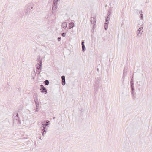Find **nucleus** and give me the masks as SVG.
I'll return each mask as SVG.
<instances>
[{
  "instance_id": "1",
  "label": "nucleus",
  "mask_w": 152,
  "mask_h": 152,
  "mask_svg": "<svg viewBox=\"0 0 152 152\" xmlns=\"http://www.w3.org/2000/svg\"><path fill=\"white\" fill-rule=\"evenodd\" d=\"M13 125L15 126H19L21 124V121L18 117V115L17 113H15L13 116Z\"/></svg>"
},
{
  "instance_id": "2",
  "label": "nucleus",
  "mask_w": 152,
  "mask_h": 152,
  "mask_svg": "<svg viewBox=\"0 0 152 152\" xmlns=\"http://www.w3.org/2000/svg\"><path fill=\"white\" fill-rule=\"evenodd\" d=\"M101 78L99 77H97L94 83V86L95 88H96V90H98V88L99 87L100 83L101 82Z\"/></svg>"
},
{
  "instance_id": "3",
  "label": "nucleus",
  "mask_w": 152,
  "mask_h": 152,
  "mask_svg": "<svg viewBox=\"0 0 152 152\" xmlns=\"http://www.w3.org/2000/svg\"><path fill=\"white\" fill-rule=\"evenodd\" d=\"M42 63V60H40L39 61V63H37V65H36L37 68L36 71L37 74H39L41 72Z\"/></svg>"
},
{
  "instance_id": "4",
  "label": "nucleus",
  "mask_w": 152,
  "mask_h": 152,
  "mask_svg": "<svg viewBox=\"0 0 152 152\" xmlns=\"http://www.w3.org/2000/svg\"><path fill=\"white\" fill-rule=\"evenodd\" d=\"M40 86L41 87L40 89L41 92L42 93H45V94H46L47 92V91L45 88L42 85H41Z\"/></svg>"
},
{
  "instance_id": "5",
  "label": "nucleus",
  "mask_w": 152,
  "mask_h": 152,
  "mask_svg": "<svg viewBox=\"0 0 152 152\" xmlns=\"http://www.w3.org/2000/svg\"><path fill=\"white\" fill-rule=\"evenodd\" d=\"M91 23L93 24V26L94 27L96 23V19L94 18L91 17Z\"/></svg>"
},
{
  "instance_id": "6",
  "label": "nucleus",
  "mask_w": 152,
  "mask_h": 152,
  "mask_svg": "<svg viewBox=\"0 0 152 152\" xmlns=\"http://www.w3.org/2000/svg\"><path fill=\"white\" fill-rule=\"evenodd\" d=\"M133 77H132L131 80V90H132V94H133Z\"/></svg>"
},
{
  "instance_id": "7",
  "label": "nucleus",
  "mask_w": 152,
  "mask_h": 152,
  "mask_svg": "<svg viewBox=\"0 0 152 152\" xmlns=\"http://www.w3.org/2000/svg\"><path fill=\"white\" fill-rule=\"evenodd\" d=\"M62 79V84L63 86H64L65 84V76L64 75H63L61 76Z\"/></svg>"
},
{
  "instance_id": "8",
  "label": "nucleus",
  "mask_w": 152,
  "mask_h": 152,
  "mask_svg": "<svg viewBox=\"0 0 152 152\" xmlns=\"http://www.w3.org/2000/svg\"><path fill=\"white\" fill-rule=\"evenodd\" d=\"M84 42L83 41H82V50L84 52L86 50V47L84 45Z\"/></svg>"
},
{
  "instance_id": "9",
  "label": "nucleus",
  "mask_w": 152,
  "mask_h": 152,
  "mask_svg": "<svg viewBox=\"0 0 152 152\" xmlns=\"http://www.w3.org/2000/svg\"><path fill=\"white\" fill-rule=\"evenodd\" d=\"M58 0H54L53 1V6L52 7V9L53 10L54 9L56 8V7H55V6H56L57 4V2L58 1Z\"/></svg>"
},
{
  "instance_id": "10",
  "label": "nucleus",
  "mask_w": 152,
  "mask_h": 152,
  "mask_svg": "<svg viewBox=\"0 0 152 152\" xmlns=\"http://www.w3.org/2000/svg\"><path fill=\"white\" fill-rule=\"evenodd\" d=\"M110 14H109L108 16L106 17L105 20V23H107L108 24L109 22L110 21Z\"/></svg>"
},
{
  "instance_id": "11",
  "label": "nucleus",
  "mask_w": 152,
  "mask_h": 152,
  "mask_svg": "<svg viewBox=\"0 0 152 152\" xmlns=\"http://www.w3.org/2000/svg\"><path fill=\"white\" fill-rule=\"evenodd\" d=\"M143 31V28H138V30L137 31V33L138 34L137 35V36L139 35V34L140 33V32H141V31L142 32Z\"/></svg>"
},
{
  "instance_id": "12",
  "label": "nucleus",
  "mask_w": 152,
  "mask_h": 152,
  "mask_svg": "<svg viewBox=\"0 0 152 152\" xmlns=\"http://www.w3.org/2000/svg\"><path fill=\"white\" fill-rule=\"evenodd\" d=\"M41 123L42 126H48V125L46 124L47 123L45 121H42Z\"/></svg>"
},
{
  "instance_id": "13",
  "label": "nucleus",
  "mask_w": 152,
  "mask_h": 152,
  "mask_svg": "<svg viewBox=\"0 0 152 152\" xmlns=\"http://www.w3.org/2000/svg\"><path fill=\"white\" fill-rule=\"evenodd\" d=\"M67 24L66 22H64L62 23L61 27L63 28H65L67 26Z\"/></svg>"
},
{
  "instance_id": "14",
  "label": "nucleus",
  "mask_w": 152,
  "mask_h": 152,
  "mask_svg": "<svg viewBox=\"0 0 152 152\" xmlns=\"http://www.w3.org/2000/svg\"><path fill=\"white\" fill-rule=\"evenodd\" d=\"M127 69H124V72H123V78L124 77V76L126 75V72H127Z\"/></svg>"
},
{
  "instance_id": "15",
  "label": "nucleus",
  "mask_w": 152,
  "mask_h": 152,
  "mask_svg": "<svg viewBox=\"0 0 152 152\" xmlns=\"http://www.w3.org/2000/svg\"><path fill=\"white\" fill-rule=\"evenodd\" d=\"M74 26V23L73 22L70 23L69 24V26L70 28H72Z\"/></svg>"
},
{
  "instance_id": "16",
  "label": "nucleus",
  "mask_w": 152,
  "mask_h": 152,
  "mask_svg": "<svg viewBox=\"0 0 152 152\" xmlns=\"http://www.w3.org/2000/svg\"><path fill=\"white\" fill-rule=\"evenodd\" d=\"M27 8L28 9L31 10V9L33 8V7L31 4H29L28 5V7H27Z\"/></svg>"
},
{
  "instance_id": "17",
  "label": "nucleus",
  "mask_w": 152,
  "mask_h": 152,
  "mask_svg": "<svg viewBox=\"0 0 152 152\" xmlns=\"http://www.w3.org/2000/svg\"><path fill=\"white\" fill-rule=\"evenodd\" d=\"M108 23H104V28L105 30H107L108 28Z\"/></svg>"
},
{
  "instance_id": "18",
  "label": "nucleus",
  "mask_w": 152,
  "mask_h": 152,
  "mask_svg": "<svg viewBox=\"0 0 152 152\" xmlns=\"http://www.w3.org/2000/svg\"><path fill=\"white\" fill-rule=\"evenodd\" d=\"M34 99H35V100L37 101H38V96L36 95H34Z\"/></svg>"
},
{
  "instance_id": "19",
  "label": "nucleus",
  "mask_w": 152,
  "mask_h": 152,
  "mask_svg": "<svg viewBox=\"0 0 152 152\" xmlns=\"http://www.w3.org/2000/svg\"><path fill=\"white\" fill-rule=\"evenodd\" d=\"M44 84L47 85H48L49 84V81L48 80H45L44 82Z\"/></svg>"
},
{
  "instance_id": "20",
  "label": "nucleus",
  "mask_w": 152,
  "mask_h": 152,
  "mask_svg": "<svg viewBox=\"0 0 152 152\" xmlns=\"http://www.w3.org/2000/svg\"><path fill=\"white\" fill-rule=\"evenodd\" d=\"M42 130L43 131L42 132V135L43 136H44V134L46 133V131L44 129H42Z\"/></svg>"
},
{
  "instance_id": "21",
  "label": "nucleus",
  "mask_w": 152,
  "mask_h": 152,
  "mask_svg": "<svg viewBox=\"0 0 152 152\" xmlns=\"http://www.w3.org/2000/svg\"><path fill=\"white\" fill-rule=\"evenodd\" d=\"M35 102L36 106L37 107H38L39 106V104L38 101H37L35 100Z\"/></svg>"
},
{
  "instance_id": "22",
  "label": "nucleus",
  "mask_w": 152,
  "mask_h": 152,
  "mask_svg": "<svg viewBox=\"0 0 152 152\" xmlns=\"http://www.w3.org/2000/svg\"><path fill=\"white\" fill-rule=\"evenodd\" d=\"M66 34L65 33H62V36L63 37H65L66 36Z\"/></svg>"
},
{
  "instance_id": "23",
  "label": "nucleus",
  "mask_w": 152,
  "mask_h": 152,
  "mask_svg": "<svg viewBox=\"0 0 152 152\" xmlns=\"http://www.w3.org/2000/svg\"><path fill=\"white\" fill-rule=\"evenodd\" d=\"M140 18H141V19H142L143 18V15H142V14H141L140 15Z\"/></svg>"
},
{
  "instance_id": "24",
  "label": "nucleus",
  "mask_w": 152,
  "mask_h": 152,
  "mask_svg": "<svg viewBox=\"0 0 152 152\" xmlns=\"http://www.w3.org/2000/svg\"><path fill=\"white\" fill-rule=\"evenodd\" d=\"M61 37H58V41H60L61 40Z\"/></svg>"
},
{
  "instance_id": "25",
  "label": "nucleus",
  "mask_w": 152,
  "mask_h": 152,
  "mask_svg": "<svg viewBox=\"0 0 152 152\" xmlns=\"http://www.w3.org/2000/svg\"><path fill=\"white\" fill-rule=\"evenodd\" d=\"M46 126H42V127L43 128V129H44L45 130V129H46Z\"/></svg>"
},
{
  "instance_id": "26",
  "label": "nucleus",
  "mask_w": 152,
  "mask_h": 152,
  "mask_svg": "<svg viewBox=\"0 0 152 152\" xmlns=\"http://www.w3.org/2000/svg\"><path fill=\"white\" fill-rule=\"evenodd\" d=\"M25 13H26V15L28 14V11H26V12H25Z\"/></svg>"
},
{
  "instance_id": "27",
  "label": "nucleus",
  "mask_w": 152,
  "mask_h": 152,
  "mask_svg": "<svg viewBox=\"0 0 152 152\" xmlns=\"http://www.w3.org/2000/svg\"><path fill=\"white\" fill-rule=\"evenodd\" d=\"M139 13L140 14H142V11L141 10L139 11Z\"/></svg>"
},
{
  "instance_id": "28",
  "label": "nucleus",
  "mask_w": 152,
  "mask_h": 152,
  "mask_svg": "<svg viewBox=\"0 0 152 152\" xmlns=\"http://www.w3.org/2000/svg\"><path fill=\"white\" fill-rule=\"evenodd\" d=\"M49 121H46V123H48L49 122Z\"/></svg>"
},
{
  "instance_id": "29",
  "label": "nucleus",
  "mask_w": 152,
  "mask_h": 152,
  "mask_svg": "<svg viewBox=\"0 0 152 152\" xmlns=\"http://www.w3.org/2000/svg\"><path fill=\"white\" fill-rule=\"evenodd\" d=\"M37 109H38V108H36V109L35 110V112H37V111H38V110H37Z\"/></svg>"
},
{
  "instance_id": "30",
  "label": "nucleus",
  "mask_w": 152,
  "mask_h": 152,
  "mask_svg": "<svg viewBox=\"0 0 152 152\" xmlns=\"http://www.w3.org/2000/svg\"><path fill=\"white\" fill-rule=\"evenodd\" d=\"M97 70L98 71H99V69H97Z\"/></svg>"
},
{
  "instance_id": "31",
  "label": "nucleus",
  "mask_w": 152,
  "mask_h": 152,
  "mask_svg": "<svg viewBox=\"0 0 152 152\" xmlns=\"http://www.w3.org/2000/svg\"><path fill=\"white\" fill-rule=\"evenodd\" d=\"M54 118H55V117L53 118V119H54Z\"/></svg>"
}]
</instances>
